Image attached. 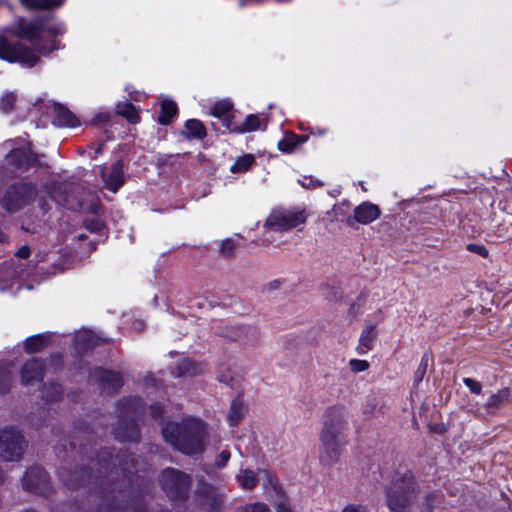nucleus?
Returning a JSON list of instances; mask_svg holds the SVG:
<instances>
[{"mask_svg":"<svg viewBox=\"0 0 512 512\" xmlns=\"http://www.w3.org/2000/svg\"><path fill=\"white\" fill-rule=\"evenodd\" d=\"M64 32L65 26L62 23H27L20 19L15 31L6 29L0 32V58L33 67L39 60L36 51L46 55L59 49L55 36Z\"/></svg>","mask_w":512,"mask_h":512,"instance_id":"f257e3e1","label":"nucleus"},{"mask_svg":"<svg viewBox=\"0 0 512 512\" xmlns=\"http://www.w3.org/2000/svg\"><path fill=\"white\" fill-rule=\"evenodd\" d=\"M163 437L178 451L187 455L202 453L207 437L206 425L196 418H185L181 423H169Z\"/></svg>","mask_w":512,"mask_h":512,"instance_id":"f03ea898","label":"nucleus"},{"mask_svg":"<svg viewBox=\"0 0 512 512\" xmlns=\"http://www.w3.org/2000/svg\"><path fill=\"white\" fill-rule=\"evenodd\" d=\"M347 425L348 414L344 408L334 406L326 411L324 426L321 432V442L325 449L335 451Z\"/></svg>","mask_w":512,"mask_h":512,"instance_id":"7ed1b4c3","label":"nucleus"},{"mask_svg":"<svg viewBox=\"0 0 512 512\" xmlns=\"http://www.w3.org/2000/svg\"><path fill=\"white\" fill-rule=\"evenodd\" d=\"M307 217L305 208L275 209L266 219L264 227L273 231H287L304 225Z\"/></svg>","mask_w":512,"mask_h":512,"instance_id":"20e7f679","label":"nucleus"},{"mask_svg":"<svg viewBox=\"0 0 512 512\" xmlns=\"http://www.w3.org/2000/svg\"><path fill=\"white\" fill-rule=\"evenodd\" d=\"M121 419L114 429L115 437L122 442L137 441L140 437L139 429L135 424L134 417L139 414V401L128 399L121 404Z\"/></svg>","mask_w":512,"mask_h":512,"instance_id":"39448f33","label":"nucleus"},{"mask_svg":"<svg viewBox=\"0 0 512 512\" xmlns=\"http://www.w3.org/2000/svg\"><path fill=\"white\" fill-rule=\"evenodd\" d=\"M160 483L169 498L181 500L187 497L190 486L188 475L173 468H168L161 473Z\"/></svg>","mask_w":512,"mask_h":512,"instance_id":"423d86ee","label":"nucleus"},{"mask_svg":"<svg viewBox=\"0 0 512 512\" xmlns=\"http://www.w3.org/2000/svg\"><path fill=\"white\" fill-rule=\"evenodd\" d=\"M24 440L20 431L6 428L0 431V458L4 461H17L24 450Z\"/></svg>","mask_w":512,"mask_h":512,"instance_id":"0eeeda50","label":"nucleus"},{"mask_svg":"<svg viewBox=\"0 0 512 512\" xmlns=\"http://www.w3.org/2000/svg\"><path fill=\"white\" fill-rule=\"evenodd\" d=\"M416 480L411 472H405L394 480L392 486L389 488V507L396 512H403L405 504L398 503V497L408 499L415 488Z\"/></svg>","mask_w":512,"mask_h":512,"instance_id":"6e6552de","label":"nucleus"},{"mask_svg":"<svg viewBox=\"0 0 512 512\" xmlns=\"http://www.w3.org/2000/svg\"><path fill=\"white\" fill-rule=\"evenodd\" d=\"M36 189L30 183H21L11 187L2 200L3 207L8 211H17L34 200Z\"/></svg>","mask_w":512,"mask_h":512,"instance_id":"1a4fd4ad","label":"nucleus"},{"mask_svg":"<svg viewBox=\"0 0 512 512\" xmlns=\"http://www.w3.org/2000/svg\"><path fill=\"white\" fill-rule=\"evenodd\" d=\"M381 215L379 207L371 202H363L356 206L353 215L346 220L348 226H353L355 222L367 225L377 220Z\"/></svg>","mask_w":512,"mask_h":512,"instance_id":"9d476101","label":"nucleus"},{"mask_svg":"<svg viewBox=\"0 0 512 512\" xmlns=\"http://www.w3.org/2000/svg\"><path fill=\"white\" fill-rule=\"evenodd\" d=\"M100 174L104 186L115 193L124 184V173L121 162H115L110 167L100 166Z\"/></svg>","mask_w":512,"mask_h":512,"instance_id":"9b49d317","label":"nucleus"},{"mask_svg":"<svg viewBox=\"0 0 512 512\" xmlns=\"http://www.w3.org/2000/svg\"><path fill=\"white\" fill-rule=\"evenodd\" d=\"M6 159L19 170H25L36 162V156L32 155L29 144L24 141L19 148L12 149Z\"/></svg>","mask_w":512,"mask_h":512,"instance_id":"f8f14e48","label":"nucleus"},{"mask_svg":"<svg viewBox=\"0 0 512 512\" xmlns=\"http://www.w3.org/2000/svg\"><path fill=\"white\" fill-rule=\"evenodd\" d=\"M261 477H265L269 484L275 486L272 475L266 470L259 469L255 472L247 468H241L236 475V479L243 489H253Z\"/></svg>","mask_w":512,"mask_h":512,"instance_id":"ddd939ff","label":"nucleus"},{"mask_svg":"<svg viewBox=\"0 0 512 512\" xmlns=\"http://www.w3.org/2000/svg\"><path fill=\"white\" fill-rule=\"evenodd\" d=\"M23 486L27 490L36 493H44L48 483L47 474L39 467H34L26 472L23 477Z\"/></svg>","mask_w":512,"mask_h":512,"instance_id":"4468645a","label":"nucleus"},{"mask_svg":"<svg viewBox=\"0 0 512 512\" xmlns=\"http://www.w3.org/2000/svg\"><path fill=\"white\" fill-rule=\"evenodd\" d=\"M377 338V329L376 325L373 323H366L361 331L358 345H357V353L360 355L366 354L368 351L372 350L374 346V342Z\"/></svg>","mask_w":512,"mask_h":512,"instance_id":"2eb2a0df","label":"nucleus"},{"mask_svg":"<svg viewBox=\"0 0 512 512\" xmlns=\"http://www.w3.org/2000/svg\"><path fill=\"white\" fill-rule=\"evenodd\" d=\"M42 377L43 365L37 359L26 362L21 369V381L23 384L40 381Z\"/></svg>","mask_w":512,"mask_h":512,"instance_id":"dca6fc26","label":"nucleus"},{"mask_svg":"<svg viewBox=\"0 0 512 512\" xmlns=\"http://www.w3.org/2000/svg\"><path fill=\"white\" fill-rule=\"evenodd\" d=\"M232 104L228 100L215 102L210 108V114L223 121L226 129L231 130Z\"/></svg>","mask_w":512,"mask_h":512,"instance_id":"f3484780","label":"nucleus"},{"mask_svg":"<svg viewBox=\"0 0 512 512\" xmlns=\"http://www.w3.org/2000/svg\"><path fill=\"white\" fill-rule=\"evenodd\" d=\"M53 109V123L55 125L60 127H75L79 124L76 117L66 107L55 104Z\"/></svg>","mask_w":512,"mask_h":512,"instance_id":"a211bd4d","label":"nucleus"},{"mask_svg":"<svg viewBox=\"0 0 512 512\" xmlns=\"http://www.w3.org/2000/svg\"><path fill=\"white\" fill-rule=\"evenodd\" d=\"M93 378L99 379L104 388H111L113 390L119 388L122 384V379L119 373L105 371L99 369L95 371L92 375Z\"/></svg>","mask_w":512,"mask_h":512,"instance_id":"6ab92c4d","label":"nucleus"},{"mask_svg":"<svg viewBox=\"0 0 512 512\" xmlns=\"http://www.w3.org/2000/svg\"><path fill=\"white\" fill-rule=\"evenodd\" d=\"M103 339L88 329L80 330L75 336V344L79 349H88L99 344Z\"/></svg>","mask_w":512,"mask_h":512,"instance_id":"aec40b11","label":"nucleus"},{"mask_svg":"<svg viewBox=\"0 0 512 512\" xmlns=\"http://www.w3.org/2000/svg\"><path fill=\"white\" fill-rule=\"evenodd\" d=\"M49 334H38L25 340V349L28 353H37L45 348L49 342Z\"/></svg>","mask_w":512,"mask_h":512,"instance_id":"412c9836","label":"nucleus"},{"mask_svg":"<svg viewBox=\"0 0 512 512\" xmlns=\"http://www.w3.org/2000/svg\"><path fill=\"white\" fill-rule=\"evenodd\" d=\"M263 127L264 124L259 116L251 114L246 117L245 121L241 125L236 126L231 130L238 133H247L262 129Z\"/></svg>","mask_w":512,"mask_h":512,"instance_id":"4be33fe9","label":"nucleus"},{"mask_svg":"<svg viewBox=\"0 0 512 512\" xmlns=\"http://www.w3.org/2000/svg\"><path fill=\"white\" fill-rule=\"evenodd\" d=\"M116 112L132 124L138 123L140 120L138 110L129 102H119L116 105Z\"/></svg>","mask_w":512,"mask_h":512,"instance_id":"5701e85b","label":"nucleus"},{"mask_svg":"<svg viewBox=\"0 0 512 512\" xmlns=\"http://www.w3.org/2000/svg\"><path fill=\"white\" fill-rule=\"evenodd\" d=\"M203 371V367L201 364L195 363L189 359H183L179 362L177 366V376H185V375H196Z\"/></svg>","mask_w":512,"mask_h":512,"instance_id":"b1692460","label":"nucleus"},{"mask_svg":"<svg viewBox=\"0 0 512 512\" xmlns=\"http://www.w3.org/2000/svg\"><path fill=\"white\" fill-rule=\"evenodd\" d=\"M187 136L189 138L202 139L206 135V130L201 121L197 119H190L185 124Z\"/></svg>","mask_w":512,"mask_h":512,"instance_id":"393cba45","label":"nucleus"},{"mask_svg":"<svg viewBox=\"0 0 512 512\" xmlns=\"http://www.w3.org/2000/svg\"><path fill=\"white\" fill-rule=\"evenodd\" d=\"M176 112L177 106L175 102L171 100H163L161 103V114L159 116V122L161 124H168Z\"/></svg>","mask_w":512,"mask_h":512,"instance_id":"a878e982","label":"nucleus"},{"mask_svg":"<svg viewBox=\"0 0 512 512\" xmlns=\"http://www.w3.org/2000/svg\"><path fill=\"white\" fill-rule=\"evenodd\" d=\"M306 137H300L296 134H290L278 143V148L282 152L290 153L300 143L305 142Z\"/></svg>","mask_w":512,"mask_h":512,"instance_id":"bb28decb","label":"nucleus"},{"mask_svg":"<svg viewBox=\"0 0 512 512\" xmlns=\"http://www.w3.org/2000/svg\"><path fill=\"white\" fill-rule=\"evenodd\" d=\"M254 162V157L250 154L239 157L236 162L231 166L232 173H242L250 169Z\"/></svg>","mask_w":512,"mask_h":512,"instance_id":"cd10ccee","label":"nucleus"},{"mask_svg":"<svg viewBox=\"0 0 512 512\" xmlns=\"http://www.w3.org/2000/svg\"><path fill=\"white\" fill-rule=\"evenodd\" d=\"M22 4L30 9L43 8L50 9L63 4L64 0H41V1H30L21 0Z\"/></svg>","mask_w":512,"mask_h":512,"instance_id":"c85d7f7f","label":"nucleus"},{"mask_svg":"<svg viewBox=\"0 0 512 512\" xmlns=\"http://www.w3.org/2000/svg\"><path fill=\"white\" fill-rule=\"evenodd\" d=\"M23 274V270L20 267H14L13 263H5L0 266V280H7L16 277H20Z\"/></svg>","mask_w":512,"mask_h":512,"instance_id":"c756f323","label":"nucleus"},{"mask_svg":"<svg viewBox=\"0 0 512 512\" xmlns=\"http://www.w3.org/2000/svg\"><path fill=\"white\" fill-rule=\"evenodd\" d=\"M244 413V407L243 405L235 401L232 403L229 413H228V420L230 425L235 426L239 423Z\"/></svg>","mask_w":512,"mask_h":512,"instance_id":"7c9ffc66","label":"nucleus"},{"mask_svg":"<svg viewBox=\"0 0 512 512\" xmlns=\"http://www.w3.org/2000/svg\"><path fill=\"white\" fill-rule=\"evenodd\" d=\"M51 197L58 203L68 206L71 209L82 208L84 206V199L80 198L74 203L70 195L62 196L58 193H51Z\"/></svg>","mask_w":512,"mask_h":512,"instance_id":"2f4dec72","label":"nucleus"},{"mask_svg":"<svg viewBox=\"0 0 512 512\" xmlns=\"http://www.w3.org/2000/svg\"><path fill=\"white\" fill-rule=\"evenodd\" d=\"M12 380L11 369L7 365L0 366V392L6 393L10 389Z\"/></svg>","mask_w":512,"mask_h":512,"instance_id":"473e14b6","label":"nucleus"},{"mask_svg":"<svg viewBox=\"0 0 512 512\" xmlns=\"http://www.w3.org/2000/svg\"><path fill=\"white\" fill-rule=\"evenodd\" d=\"M509 392L507 389H502L495 394H492L487 400L486 406L488 408H496L507 400Z\"/></svg>","mask_w":512,"mask_h":512,"instance_id":"72a5a7b5","label":"nucleus"},{"mask_svg":"<svg viewBox=\"0 0 512 512\" xmlns=\"http://www.w3.org/2000/svg\"><path fill=\"white\" fill-rule=\"evenodd\" d=\"M16 100L14 93H5L0 99V110L4 113H8L12 110Z\"/></svg>","mask_w":512,"mask_h":512,"instance_id":"f704fd0d","label":"nucleus"},{"mask_svg":"<svg viewBox=\"0 0 512 512\" xmlns=\"http://www.w3.org/2000/svg\"><path fill=\"white\" fill-rule=\"evenodd\" d=\"M349 367L354 373L364 372L369 368V363L366 360L351 359Z\"/></svg>","mask_w":512,"mask_h":512,"instance_id":"c9c22d12","label":"nucleus"},{"mask_svg":"<svg viewBox=\"0 0 512 512\" xmlns=\"http://www.w3.org/2000/svg\"><path fill=\"white\" fill-rule=\"evenodd\" d=\"M222 502V496L216 494L214 491H208L205 496V505H210L211 508L216 507Z\"/></svg>","mask_w":512,"mask_h":512,"instance_id":"e433bc0d","label":"nucleus"},{"mask_svg":"<svg viewBox=\"0 0 512 512\" xmlns=\"http://www.w3.org/2000/svg\"><path fill=\"white\" fill-rule=\"evenodd\" d=\"M463 382L465 386L470 390L471 393L480 394L482 391V385L480 382L472 379V378H464Z\"/></svg>","mask_w":512,"mask_h":512,"instance_id":"4c0bfd02","label":"nucleus"},{"mask_svg":"<svg viewBox=\"0 0 512 512\" xmlns=\"http://www.w3.org/2000/svg\"><path fill=\"white\" fill-rule=\"evenodd\" d=\"M236 244L231 239L224 240L220 245V253L224 256H230L234 249Z\"/></svg>","mask_w":512,"mask_h":512,"instance_id":"58836bf2","label":"nucleus"},{"mask_svg":"<svg viewBox=\"0 0 512 512\" xmlns=\"http://www.w3.org/2000/svg\"><path fill=\"white\" fill-rule=\"evenodd\" d=\"M467 250L472 252V253H475V254H478L484 258H486L488 255H489V252L488 250L486 249L485 246L483 245H480V244H476V243H470L467 245Z\"/></svg>","mask_w":512,"mask_h":512,"instance_id":"ea45409f","label":"nucleus"},{"mask_svg":"<svg viewBox=\"0 0 512 512\" xmlns=\"http://www.w3.org/2000/svg\"><path fill=\"white\" fill-rule=\"evenodd\" d=\"M299 183L301 184V186L308 189L322 186V183L319 180L313 179L310 176H304L302 179L299 180Z\"/></svg>","mask_w":512,"mask_h":512,"instance_id":"a19ab883","label":"nucleus"},{"mask_svg":"<svg viewBox=\"0 0 512 512\" xmlns=\"http://www.w3.org/2000/svg\"><path fill=\"white\" fill-rule=\"evenodd\" d=\"M427 366H428V358L426 356H424L421 360V363H420L416 373H415L417 382H419L423 379V377L426 373V370H427Z\"/></svg>","mask_w":512,"mask_h":512,"instance_id":"79ce46f5","label":"nucleus"},{"mask_svg":"<svg viewBox=\"0 0 512 512\" xmlns=\"http://www.w3.org/2000/svg\"><path fill=\"white\" fill-rule=\"evenodd\" d=\"M230 459V452L228 450H223L215 459V465L219 468H223L227 465Z\"/></svg>","mask_w":512,"mask_h":512,"instance_id":"37998d69","label":"nucleus"},{"mask_svg":"<svg viewBox=\"0 0 512 512\" xmlns=\"http://www.w3.org/2000/svg\"><path fill=\"white\" fill-rule=\"evenodd\" d=\"M276 512H291L289 501L286 498L280 499L276 505Z\"/></svg>","mask_w":512,"mask_h":512,"instance_id":"c03bdc74","label":"nucleus"},{"mask_svg":"<svg viewBox=\"0 0 512 512\" xmlns=\"http://www.w3.org/2000/svg\"><path fill=\"white\" fill-rule=\"evenodd\" d=\"M326 297L331 301H338L342 298V292L336 288H329L327 290Z\"/></svg>","mask_w":512,"mask_h":512,"instance_id":"a18cd8bd","label":"nucleus"},{"mask_svg":"<svg viewBox=\"0 0 512 512\" xmlns=\"http://www.w3.org/2000/svg\"><path fill=\"white\" fill-rule=\"evenodd\" d=\"M342 512H368V509L362 505L350 504L344 507Z\"/></svg>","mask_w":512,"mask_h":512,"instance_id":"49530a36","label":"nucleus"},{"mask_svg":"<svg viewBox=\"0 0 512 512\" xmlns=\"http://www.w3.org/2000/svg\"><path fill=\"white\" fill-rule=\"evenodd\" d=\"M248 512H270L268 507L264 504H254L250 508H247Z\"/></svg>","mask_w":512,"mask_h":512,"instance_id":"de8ad7c7","label":"nucleus"},{"mask_svg":"<svg viewBox=\"0 0 512 512\" xmlns=\"http://www.w3.org/2000/svg\"><path fill=\"white\" fill-rule=\"evenodd\" d=\"M109 118V113L107 112H102V113H99L97 114L94 119H93V123L95 124H98V123H102V122H105L107 121Z\"/></svg>","mask_w":512,"mask_h":512,"instance_id":"09e8293b","label":"nucleus"},{"mask_svg":"<svg viewBox=\"0 0 512 512\" xmlns=\"http://www.w3.org/2000/svg\"><path fill=\"white\" fill-rule=\"evenodd\" d=\"M17 257L21 258V259H25L27 258L29 255H30V249L28 246H22L21 248H19V250L17 251Z\"/></svg>","mask_w":512,"mask_h":512,"instance_id":"8fccbe9b","label":"nucleus"},{"mask_svg":"<svg viewBox=\"0 0 512 512\" xmlns=\"http://www.w3.org/2000/svg\"><path fill=\"white\" fill-rule=\"evenodd\" d=\"M159 410H160V407H158V406H155V407H154V406H151V407L149 408V411H150L151 415H152L154 418H156V417H158V416H159Z\"/></svg>","mask_w":512,"mask_h":512,"instance_id":"3c124183","label":"nucleus"},{"mask_svg":"<svg viewBox=\"0 0 512 512\" xmlns=\"http://www.w3.org/2000/svg\"><path fill=\"white\" fill-rule=\"evenodd\" d=\"M5 240V235L0 231V242Z\"/></svg>","mask_w":512,"mask_h":512,"instance_id":"603ef678","label":"nucleus"},{"mask_svg":"<svg viewBox=\"0 0 512 512\" xmlns=\"http://www.w3.org/2000/svg\"><path fill=\"white\" fill-rule=\"evenodd\" d=\"M236 512H248L247 508H240Z\"/></svg>","mask_w":512,"mask_h":512,"instance_id":"864d4df0","label":"nucleus"},{"mask_svg":"<svg viewBox=\"0 0 512 512\" xmlns=\"http://www.w3.org/2000/svg\"><path fill=\"white\" fill-rule=\"evenodd\" d=\"M132 98H133L135 101L140 100V96H135V97L133 96Z\"/></svg>","mask_w":512,"mask_h":512,"instance_id":"5fc2aeb1","label":"nucleus"}]
</instances>
